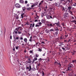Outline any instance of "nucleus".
Returning <instances> with one entry per match:
<instances>
[{
    "instance_id": "1",
    "label": "nucleus",
    "mask_w": 76,
    "mask_h": 76,
    "mask_svg": "<svg viewBox=\"0 0 76 76\" xmlns=\"http://www.w3.org/2000/svg\"><path fill=\"white\" fill-rule=\"evenodd\" d=\"M57 23H55L54 24H52L53 26H55V24H56V26H58V27H59L60 28V27H61V26H60V22L59 21V20H57Z\"/></svg>"
},
{
    "instance_id": "2",
    "label": "nucleus",
    "mask_w": 76,
    "mask_h": 76,
    "mask_svg": "<svg viewBox=\"0 0 76 76\" xmlns=\"http://www.w3.org/2000/svg\"><path fill=\"white\" fill-rule=\"evenodd\" d=\"M73 66V65L72 64H69L68 65V71H70L71 70L72 71V69H71L72 66Z\"/></svg>"
},
{
    "instance_id": "3",
    "label": "nucleus",
    "mask_w": 76,
    "mask_h": 76,
    "mask_svg": "<svg viewBox=\"0 0 76 76\" xmlns=\"http://www.w3.org/2000/svg\"><path fill=\"white\" fill-rule=\"evenodd\" d=\"M26 70L30 72L31 69V65H29L28 66H26Z\"/></svg>"
},
{
    "instance_id": "4",
    "label": "nucleus",
    "mask_w": 76,
    "mask_h": 76,
    "mask_svg": "<svg viewBox=\"0 0 76 76\" xmlns=\"http://www.w3.org/2000/svg\"><path fill=\"white\" fill-rule=\"evenodd\" d=\"M64 18L65 19H67V18H69V13H65L64 14Z\"/></svg>"
},
{
    "instance_id": "5",
    "label": "nucleus",
    "mask_w": 76,
    "mask_h": 76,
    "mask_svg": "<svg viewBox=\"0 0 76 76\" xmlns=\"http://www.w3.org/2000/svg\"><path fill=\"white\" fill-rule=\"evenodd\" d=\"M15 6L17 8H20V7H22V6H20L19 4H15Z\"/></svg>"
},
{
    "instance_id": "6",
    "label": "nucleus",
    "mask_w": 76,
    "mask_h": 76,
    "mask_svg": "<svg viewBox=\"0 0 76 76\" xmlns=\"http://www.w3.org/2000/svg\"><path fill=\"white\" fill-rule=\"evenodd\" d=\"M47 25L49 27H50V26L53 27V24L52 23H48L47 24Z\"/></svg>"
},
{
    "instance_id": "7",
    "label": "nucleus",
    "mask_w": 76,
    "mask_h": 76,
    "mask_svg": "<svg viewBox=\"0 0 76 76\" xmlns=\"http://www.w3.org/2000/svg\"><path fill=\"white\" fill-rule=\"evenodd\" d=\"M59 46H61V48H64L65 47L66 48V46L64 45V44H61L59 45Z\"/></svg>"
},
{
    "instance_id": "8",
    "label": "nucleus",
    "mask_w": 76,
    "mask_h": 76,
    "mask_svg": "<svg viewBox=\"0 0 76 76\" xmlns=\"http://www.w3.org/2000/svg\"><path fill=\"white\" fill-rule=\"evenodd\" d=\"M37 60V58H34L33 59V61H32V63H34V62H35V61H36Z\"/></svg>"
},
{
    "instance_id": "9",
    "label": "nucleus",
    "mask_w": 76,
    "mask_h": 76,
    "mask_svg": "<svg viewBox=\"0 0 76 76\" xmlns=\"http://www.w3.org/2000/svg\"><path fill=\"white\" fill-rule=\"evenodd\" d=\"M15 18L16 19H19V16L17 15L16 14L15 15Z\"/></svg>"
},
{
    "instance_id": "10",
    "label": "nucleus",
    "mask_w": 76,
    "mask_h": 76,
    "mask_svg": "<svg viewBox=\"0 0 76 76\" xmlns=\"http://www.w3.org/2000/svg\"><path fill=\"white\" fill-rule=\"evenodd\" d=\"M53 10H54V9L52 8H50L49 9V11L50 12H52V11H53Z\"/></svg>"
},
{
    "instance_id": "11",
    "label": "nucleus",
    "mask_w": 76,
    "mask_h": 76,
    "mask_svg": "<svg viewBox=\"0 0 76 76\" xmlns=\"http://www.w3.org/2000/svg\"><path fill=\"white\" fill-rule=\"evenodd\" d=\"M55 5L56 6H57V7H59L60 6V3H57L55 4Z\"/></svg>"
},
{
    "instance_id": "12",
    "label": "nucleus",
    "mask_w": 76,
    "mask_h": 76,
    "mask_svg": "<svg viewBox=\"0 0 76 76\" xmlns=\"http://www.w3.org/2000/svg\"><path fill=\"white\" fill-rule=\"evenodd\" d=\"M24 41L26 43H27V41H28V39L26 38H25L24 39Z\"/></svg>"
},
{
    "instance_id": "13",
    "label": "nucleus",
    "mask_w": 76,
    "mask_h": 76,
    "mask_svg": "<svg viewBox=\"0 0 76 76\" xmlns=\"http://www.w3.org/2000/svg\"><path fill=\"white\" fill-rule=\"evenodd\" d=\"M20 3H22V4H23V3H24V1L23 0H20Z\"/></svg>"
},
{
    "instance_id": "14",
    "label": "nucleus",
    "mask_w": 76,
    "mask_h": 76,
    "mask_svg": "<svg viewBox=\"0 0 76 76\" xmlns=\"http://www.w3.org/2000/svg\"><path fill=\"white\" fill-rule=\"evenodd\" d=\"M26 62L28 64L31 63V62H32V61H31V60H28V61H26Z\"/></svg>"
},
{
    "instance_id": "15",
    "label": "nucleus",
    "mask_w": 76,
    "mask_h": 76,
    "mask_svg": "<svg viewBox=\"0 0 76 76\" xmlns=\"http://www.w3.org/2000/svg\"><path fill=\"white\" fill-rule=\"evenodd\" d=\"M37 62V64L38 66H41V64L39 62L37 61L36 62V63Z\"/></svg>"
},
{
    "instance_id": "16",
    "label": "nucleus",
    "mask_w": 76,
    "mask_h": 76,
    "mask_svg": "<svg viewBox=\"0 0 76 76\" xmlns=\"http://www.w3.org/2000/svg\"><path fill=\"white\" fill-rule=\"evenodd\" d=\"M25 14H24V13H22V14L21 15V16L22 17V18H23L24 17H25Z\"/></svg>"
},
{
    "instance_id": "17",
    "label": "nucleus",
    "mask_w": 76,
    "mask_h": 76,
    "mask_svg": "<svg viewBox=\"0 0 76 76\" xmlns=\"http://www.w3.org/2000/svg\"><path fill=\"white\" fill-rule=\"evenodd\" d=\"M67 8L68 10H70V9H72V7L69 6V7H67Z\"/></svg>"
},
{
    "instance_id": "18",
    "label": "nucleus",
    "mask_w": 76,
    "mask_h": 76,
    "mask_svg": "<svg viewBox=\"0 0 76 76\" xmlns=\"http://www.w3.org/2000/svg\"><path fill=\"white\" fill-rule=\"evenodd\" d=\"M49 31L50 32H51V31H53V32H54L55 31H54V30L53 29H50Z\"/></svg>"
},
{
    "instance_id": "19",
    "label": "nucleus",
    "mask_w": 76,
    "mask_h": 76,
    "mask_svg": "<svg viewBox=\"0 0 76 76\" xmlns=\"http://www.w3.org/2000/svg\"><path fill=\"white\" fill-rule=\"evenodd\" d=\"M62 10L63 11H65V10H66V8H64L63 7H62Z\"/></svg>"
},
{
    "instance_id": "20",
    "label": "nucleus",
    "mask_w": 76,
    "mask_h": 76,
    "mask_svg": "<svg viewBox=\"0 0 76 76\" xmlns=\"http://www.w3.org/2000/svg\"><path fill=\"white\" fill-rule=\"evenodd\" d=\"M19 30V28H16L15 29V31H18V32Z\"/></svg>"
},
{
    "instance_id": "21",
    "label": "nucleus",
    "mask_w": 76,
    "mask_h": 76,
    "mask_svg": "<svg viewBox=\"0 0 76 76\" xmlns=\"http://www.w3.org/2000/svg\"><path fill=\"white\" fill-rule=\"evenodd\" d=\"M36 70V69L35 68H31V70H32V71H35Z\"/></svg>"
},
{
    "instance_id": "22",
    "label": "nucleus",
    "mask_w": 76,
    "mask_h": 76,
    "mask_svg": "<svg viewBox=\"0 0 76 76\" xmlns=\"http://www.w3.org/2000/svg\"><path fill=\"white\" fill-rule=\"evenodd\" d=\"M18 33V31H15V30L13 32V34H17Z\"/></svg>"
},
{
    "instance_id": "23",
    "label": "nucleus",
    "mask_w": 76,
    "mask_h": 76,
    "mask_svg": "<svg viewBox=\"0 0 76 76\" xmlns=\"http://www.w3.org/2000/svg\"><path fill=\"white\" fill-rule=\"evenodd\" d=\"M71 22H74L75 23V25L76 24V20H73L72 21H71Z\"/></svg>"
},
{
    "instance_id": "24",
    "label": "nucleus",
    "mask_w": 76,
    "mask_h": 76,
    "mask_svg": "<svg viewBox=\"0 0 76 76\" xmlns=\"http://www.w3.org/2000/svg\"><path fill=\"white\" fill-rule=\"evenodd\" d=\"M56 28H57V29L56 28L55 29V31H56V32H58V28H57V27H56Z\"/></svg>"
},
{
    "instance_id": "25",
    "label": "nucleus",
    "mask_w": 76,
    "mask_h": 76,
    "mask_svg": "<svg viewBox=\"0 0 76 76\" xmlns=\"http://www.w3.org/2000/svg\"><path fill=\"white\" fill-rule=\"evenodd\" d=\"M22 9H23V11H25V10H26V7H23L22 8Z\"/></svg>"
},
{
    "instance_id": "26",
    "label": "nucleus",
    "mask_w": 76,
    "mask_h": 76,
    "mask_svg": "<svg viewBox=\"0 0 76 76\" xmlns=\"http://www.w3.org/2000/svg\"><path fill=\"white\" fill-rule=\"evenodd\" d=\"M45 20H43L42 19V20H41V22H42V23H44V22H45Z\"/></svg>"
},
{
    "instance_id": "27",
    "label": "nucleus",
    "mask_w": 76,
    "mask_h": 76,
    "mask_svg": "<svg viewBox=\"0 0 76 76\" xmlns=\"http://www.w3.org/2000/svg\"><path fill=\"white\" fill-rule=\"evenodd\" d=\"M58 31H57L56 32H55V35H56V36L57 35H58Z\"/></svg>"
},
{
    "instance_id": "28",
    "label": "nucleus",
    "mask_w": 76,
    "mask_h": 76,
    "mask_svg": "<svg viewBox=\"0 0 76 76\" xmlns=\"http://www.w3.org/2000/svg\"><path fill=\"white\" fill-rule=\"evenodd\" d=\"M49 30H48V29H47L45 30L46 33H48V32H49Z\"/></svg>"
},
{
    "instance_id": "29",
    "label": "nucleus",
    "mask_w": 76,
    "mask_h": 76,
    "mask_svg": "<svg viewBox=\"0 0 76 76\" xmlns=\"http://www.w3.org/2000/svg\"><path fill=\"white\" fill-rule=\"evenodd\" d=\"M47 17V19H50V15H48Z\"/></svg>"
},
{
    "instance_id": "30",
    "label": "nucleus",
    "mask_w": 76,
    "mask_h": 76,
    "mask_svg": "<svg viewBox=\"0 0 76 76\" xmlns=\"http://www.w3.org/2000/svg\"><path fill=\"white\" fill-rule=\"evenodd\" d=\"M34 4H35L36 6H37L38 5V2H36Z\"/></svg>"
},
{
    "instance_id": "31",
    "label": "nucleus",
    "mask_w": 76,
    "mask_h": 76,
    "mask_svg": "<svg viewBox=\"0 0 76 76\" xmlns=\"http://www.w3.org/2000/svg\"><path fill=\"white\" fill-rule=\"evenodd\" d=\"M72 61L73 63L75 62L76 63V60H73Z\"/></svg>"
},
{
    "instance_id": "32",
    "label": "nucleus",
    "mask_w": 76,
    "mask_h": 76,
    "mask_svg": "<svg viewBox=\"0 0 76 76\" xmlns=\"http://www.w3.org/2000/svg\"><path fill=\"white\" fill-rule=\"evenodd\" d=\"M19 46H16L15 47V48L17 50H18V48H19Z\"/></svg>"
},
{
    "instance_id": "33",
    "label": "nucleus",
    "mask_w": 76,
    "mask_h": 76,
    "mask_svg": "<svg viewBox=\"0 0 76 76\" xmlns=\"http://www.w3.org/2000/svg\"><path fill=\"white\" fill-rule=\"evenodd\" d=\"M41 16H42V17H43L44 16V13H42L41 14Z\"/></svg>"
},
{
    "instance_id": "34",
    "label": "nucleus",
    "mask_w": 76,
    "mask_h": 76,
    "mask_svg": "<svg viewBox=\"0 0 76 76\" xmlns=\"http://www.w3.org/2000/svg\"><path fill=\"white\" fill-rule=\"evenodd\" d=\"M31 8H28L27 9V10H30L31 9Z\"/></svg>"
},
{
    "instance_id": "35",
    "label": "nucleus",
    "mask_w": 76,
    "mask_h": 76,
    "mask_svg": "<svg viewBox=\"0 0 76 76\" xmlns=\"http://www.w3.org/2000/svg\"><path fill=\"white\" fill-rule=\"evenodd\" d=\"M39 56V54H36V57H38Z\"/></svg>"
},
{
    "instance_id": "36",
    "label": "nucleus",
    "mask_w": 76,
    "mask_h": 76,
    "mask_svg": "<svg viewBox=\"0 0 76 76\" xmlns=\"http://www.w3.org/2000/svg\"><path fill=\"white\" fill-rule=\"evenodd\" d=\"M62 48L63 50V51H66V50L65 49V48Z\"/></svg>"
},
{
    "instance_id": "37",
    "label": "nucleus",
    "mask_w": 76,
    "mask_h": 76,
    "mask_svg": "<svg viewBox=\"0 0 76 76\" xmlns=\"http://www.w3.org/2000/svg\"><path fill=\"white\" fill-rule=\"evenodd\" d=\"M38 51H42V49H40L39 48Z\"/></svg>"
},
{
    "instance_id": "38",
    "label": "nucleus",
    "mask_w": 76,
    "mask_h": 76,
    "mask_svg": "<svg viewBox=\"0 0 76 76\" xmlns=\"http://www.w3.org/2000/svg\"><path fill=\"white\" fill-rule=\"evenodd\" d=\"M42 76H44V72H42Z\"/></svg>"
},
{
    "instance_id": "39",
    "label": "nucleus",
    "mask_w": 76,
    "mask_h": 76,
    "mask_svg": "<svg viewBox=\"0 0 76 76\" xmlns=\"http://www.w3.org/2000/svg\"><path fill=\"white\" fill-rule=\"evenodd\" d=\"M19 31L22 33V29H20V31Z\"/></svg>"
},
{
    "instance_id": "40",
    "label": "nucleus",
    "mask_w": 76,
    "mask_h": 76,
    "mask_svg": "<svg viewBox=\"0 0 76 76\" xmlns=\"http://www.w3.org/2000/svg\"><path fill=\"white\" fill-rule=\"evenodd\" d=\"M28 60H31V57H29V58H28V60H27V61H28Z\"/></svg>"
},
{
    "instance_id": "41",
    "label": "nucleus",
    "mask_w": 76,
    "mask_h": 76,
    "mask_svg": "<svg viewBox=\"0 0 76 76\" xmlns=\"http://www.w3.org/2000/svg\"><path fill=\"white\" fill-rule=\"evenodd\" d=\"M69 12H70V13L71 15H73V13H72V11H71L69 10Z\"/></svg>"
},
{
    "instance_id": "42",
    "label": "nucleus",
    "mask_w": 76,
    "mask_h": 76,
    "mask_svg": "<svg viewBox=\"0 0 76 76\" xmlns=\"http://www.w3.org/2000/svg\"><path fill=\"white\" fill-rule=\"evenodd\" d=\"M25 4H27V3H28V1H25Z\"/></svg>"
},
{
    "instance_id": "43",
    "label": "nucleus",
    "mask_w": 76,
    "mask_h": 76,
    "mask_svg": "<svg viewBox=\"0 0 76 76\" xmlns=\"http://www.w3.org/2000/svg\"><path fill=\"white\" fill-rule=\"evenodd\" d=\"M73 6H76V3H75L74 4H73Z\"/></svg>"
},
{
    "instance_id": "44",
    "label": "nucleus",
    "mask_w": 76,
    "mask_h": 76,
    "mask_svg": "<svg viewBox=\"0 0 76 76\" xmlns=\"http://www.w3.org/2000/svg\"><path fill=\"white\" fill-rule=\"evenodd\" d=\"M34 26H35V23H34L32 25V28H34Z\"/></svg>"
},
{
    "instance_id": "45",
    "label": "nucleus",
    "mask_w": 76,
    "mask_h": 76,
    "mask_svg": "<svg viewBox=\"0 0 76 76\" xmlns=\"http://www.w3.org/2000/svg\"><path fill=\"white\" fill-rule=\"evenodd\" d=\"M29 41H30L31 42H32V39H29Z\"/></svg>"
},
{
    "instance_id": "46",
    "label": "nucleus",
    "mask_w": 76,
    "mask_h": 76,
    "mask_svg": "<svg viewBox=\"0 0 76 76\" xmlns=\"http://www.w3.org/2000/svg\"><path fill=\"white\" fill-rule=\"evenodd\" d=\"M26 25H30V24L28 23H26Z\"/></svg>"
},
{
    "instance_id": "47",
    "label": "nucleus",
    "mask_w": 76,
    "mask_h": 76,
    "mask_svg": "<svg viewBox=\"0 0 76 76\" xmlns=\"http://www.w3.org/2000/svg\"><path fill=\"white\" fill-rule=\"evenodd\" d=\"M31 26L29 27V28H31V27H32V24H30Z\"/></svg>"
},
{
    "instance_id": "48",
    "label": "nucleus",
    "mask_w": 76,
    "mask_h": 76,
    "mask_svg": "<svg viewBox=\"0 0 76 76\" xmlns=\"http://www.w3.org/2000/svg\"><path fill=\"white\" fill-rule=\"evenodd\" d=\"M38 26H39V25H38L37 24H36V26H35V27H37Z\"/></svg>"
},
{
    "instance_id": "49",
    "label": "nucleus",
    "mask_w": 76,
    "mask_h": 76,
    "mask_svg": "<svg viewBox=\"0 0 76 76\" xmlns=\"http://www.w3.org/2000/svg\"><path fill=\"white\" fill-rule=\"evenodd\" d=\"M58 64H59V65H60V67H61V64H60V63H58Z\"/></svg>"
},
{
    "instance_id": "50",
    "label": "nucleus",
    "mask_w": 76,
    "mask_h": 76,
    "mask_svg": "<svg viewBox=\"0 0 76 76\" xmlns=\"http://www.w3.org/2000/svg\"><path fill=\"white\" fill-rule=\"evenodd\" d=\"M39 61H41V60H42L41 58H40L39 59H38Z\"/></svg>"
},
{
    "instance_id": "51",
    "label": "nucleus",
    "mask_w": 76,
    "mask_h": 76,
    "mask_svg": "<svg viewBox=\"0 0 76 76\" xmlns=\"http://www.w3.org/2000/svg\"><path fill=\"white\" fill-rule=\"evenodd\" d=\"M41 24H42V23H41V22H39V25H41Z\"/></svg>"
},
{
    "instance_id": "52",
    "label": "nucleus",
    "mask_w": 76,
    "mask_h": 76,
    "mask_svg": "<svg viewBox=\"0 0 76 76\" xmlns=\"http://www.w3.org/2000/svg\"><path fill=\"white\" fill-rule=\"evenodd\" d=\"M70 71H71V72H72V73H73V72H74V71H73V69H72V70H71Z\"/></svg>"
},
{
    "instance_id": "53",
    "label": "nucleus",
    "mask_w": 76,
    "mask_h": 76,
    "mask_svg": "<svg viewBox=\"0 0 76 76\" xmlns=\"http://www.w3.org/2000/svg\"><path fill=\"white\" fill-rule=\"evenodd\" d=\"M29 52H30V53H32V50L30 51Z\"/></svg>"
},
{
    "instance_id": "54",
    "label": "nucleus",
    "mask_w": 76,
    "mask_h": 76,
    "mask_svg": "<svg viewBox=\"0 0 76 76\" xmlns=\"http://www.w3.org/2000/svg\"><path fill=\"white\" fill-rule=\"evenodd\" d=\"M20 39H21V40H23V37H20Z\"/></svg>"
},
{
    "instance_id": "55",
    "label": "nucleus",
    "mask_w": 76,
    "mask_h": 76,
    "mask_svg": "<svg viewBox=\"0 0 76 76\" xmlns=\"http://www.w3.org/2000/svg\"><path fill=\"white\" fill-rule=\"evenodd\" d=\"M66 3L67 2V1H69V2H70V1H69L70 0H66Z\"/></svg>"
},
{
    "instance_id": "56",
    "label": "nucleus",
    "mask_w": 76,
    "mask_h": 76,
    "mask_svg": "<svg viewBox=\"0 0 76 76\" xmlns=\"http://www.w3.org/2000/svg\"><path fill=\"white\" fill-rule=\"evenodd\" d=\"M29 57H28V56H26V58H29Z\"/></svg>"
},
{
    "instance_id": "57",
    "label": "nucleus",
    "mask_w": 76,
    "mask_h": 76,
    "mask_svg": "<svg viewBox=\"0 0 76 76\" xmlns=\"http://www.w3.org/2000/svg\"><path fill=\"white\" fill-rule=\"evenodd\" d=\"M41 4H42L40 2L39 4V5L41 6Z\"/></svg>"
},
{
    "instance_id": "58",
    "label": "nucleus",
    "mask_w": 76,
    "mask_h": 76,
    "mask_svg": "<svg viewBox=\"0 0 76 76\" xmlns=\"http://www.w3.org/2000/svg\"><path fill=\"white\" fill-rule=\"evenodd\" d=\"M12 35H10V39H12Z\"/></svg>"
},
{
    "instance_id": "59",
    "label": "nucleus",
    "mask_w": 76,
    "mask_h": 76,
    "mask_svg": "<svg viewBox=\"0 0 76 76\" xmlns=\"http://www.w3.org/2000/svg\"><path fill=\"white\" fill-rule=\"evenodd\" d=\"M18 32V33L19 34H21V32L19 31Z\"/></svg>"
},
{
    "instance_id": "60",
    "label": "nucleus",
    "mask_w": 76,
    "mask_h": 76,
    "mask_svg": "<svg viewBox=\"0 0 76 76\" xmlns=\"http://www.w3.org/2000/svg\"><path fill=\"white\" fill-rule=\"evenodd\" d=\"M44 10L45 11H46V10H47V8H45Z\"/></svg>"
},
{
    "instance_id": "61",
    "label": "nucleus",
    "mask_w": 76,
    "mask_h": 76,
    "mask_svg": "<svg viewBox=\"0 0 76 76\" xmlns=\"http://www.w3.org/2000/svg\"><path fill=\"white\" fill-rule=\"evenodd\" d=\"M27 6H28H28H29V4H28L27 5Z\"/></svg>"
},
{
    "instance_id": "62",
    "label": "nucleus",
    "mask_w": 76,
    "mask_h": 76,
    "mask_svg": "<svg viewBox=\"0 0 76 76\" xmlns=\"http://www.w3.org/2000/svg\"><path fill=\"white\" fill-rule=\"evenodd\" d=\"M34 22H38V20H34Z\"/></svg>"
},
{
    "instance_id": "63",
    "label": "nucleus",
    "mask_w": 76,
    "mask_h": 76,
    "mask_svg": "<svg viewBox=\"0 0 76 76\" xmlns=\"http://www.w3.org/2000/svg\"><path fill=\"white\" fill-rule=\"evenodd\" d=\"M49 17H50V18L51 19H52L53 18H52V16H49Z\"/></svg>"
},
{
    "instance_id": "64",
    "label": "nucleus",
    "mask_w": 76,
    "mask_h": 76,
    "mask_svg": "<svg viewBox=\"0 0 76 76\" xmlns=\"http://www.w3.org/2000/svg\"><path fill=\"white\" fill-rule=\"evenodd\" d=\"M16 39H19V37H16Z\"/></svg>"
}]
</instances>
